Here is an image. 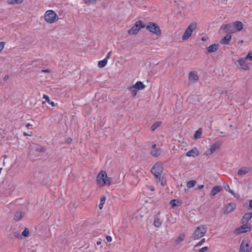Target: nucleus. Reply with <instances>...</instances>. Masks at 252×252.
<instances>
[{
  "mask_svg": "<svg viewBox=\"0 0 252 252\" xmlns=\"http://www.w3.org/2000/svg\"><path fill=\"white\" fill-rule=\"evenodd\" d=\"M163 171V167L161 162H158L151 168V172L154 174L157 182H160L161 185L164 186L166 181L163 177H161Z\"/></svg>",
  "mask_w": 252,
  "mask_h": 252,
  "instance_id": "nucleus-1",
  "label": "nucleus"
},
{
  "mask_svg": "<svg viewBox=\"0 0 252 252\" xmlns=\"http://www.w3.org/2000/svg\"><path fill=\"white\" fill-rule=\"evenodd\" d=\"M207 228L204 225H200L196 227L192 234V238L195 240L203 236L207 232Z\"/></svg>",
  "mask_w": 252,
  "mask_h": 252,
  "instance_id": "nucleus-2",
  "label": "nucleus"
},
{
  "mask_svg": "<svg viewBox=\"0 0 252 252\" xmlns=\"http://www.w3.org/2000/svg\"><path fill=\"white\" fill-rule=\"evenodd\" d=\"M44 19L47 23L52 24L58 20L59 17L54 11L49 10L45 12Z\"/></svg>",
  "mask_w": 252,
  "mask_h": 252,
  "instance_id": "nucleus-3",
  "label": "nucleus"
},
{
  "mask_svg": "<svg viewBox=\"0 0 252 252\" xmlns=\"http://www.w3.org/2000/svg\"><path fill=\"white\" fill-rule=\"evenodd\" d=\"M145 27L146 25L142 22V21L139 20L137 21L133 26L129 30L128 33L131 35L136 34L141 29L144 28Z\"/></svg>",
  "mask_w": 252,
  "mask_h": 252,
  "instance_id": "nucleus-4",
  "label": "nucleus"
},
{
  "mask_svg": "<svg viewBox=\"0 0 252 252\" xmlns=\"http://www.w3.org/2000/svg\"><path fill=\"white\" fill-rule=\"evenodd\" d=\"M197 27L196 23H192L189 25L188 27L186 29L183 36L182 40H186L189 38L194 30Z\"/></svg>",
  "mask_w": 252,
  "mask_h": 252,
  "instance_id": "nucleus-5",
  "label": "nucleus"
},
{
  "mask_svg": "<svg viewBox=\"0 0 252 252\" xmlns=\"http://www.w3.org/2000/svg\"><path fill=\"white\" fill-rule=\"evenodd\" d=\"M145 28L149 31L156 34L157 35H159L161 33L159 26L154 22H149Z\"/></svg>",
  "mask_w": 252,
  "mask_h": 252,
  "instance_id": "nucleus-6",
  "label": "nucleus"
},
{
  "mask_svg": "<svg viewBox=\"0 0 252 252\" xmlns=\"http://www.w3.org/2000/svg\"><path fill=\"white\" fill-rule=\"evenodd\" d=\"M251 230V225L250 223H246L242 225L240 227L237 228L234 231V233L240 234L250 231Z\"/></svg>",
  "mask_w": 252,
  "mask_h": 252,
  "instance_id": "nucleus-7",
  "label": "nucleus"
},
{
  "mask_svg": "<svg viewBox=\"0 0 252 252\" xmlns=\"http://www.w3.org/2000/svg\"><path fill=\"white\" fill-rule=\"evenodd\" d=\"M106 178L107 174L105 171H101L99 173L97 176L96 180L100 187L103 186L105 185Z\"/></svg>",
  "mask_w": 252,
  "mask_h": 252,
  "instance_id": "nucleus-8",
  "label": "nucleus"
},
{
  "mask_svg": "<svg viewBox=\"0 0 252 252\" xmlns=\"http://www.w3.org/2000/svg\"><path fill=\"white\" fill-rule=\"evenodd\" d=\"M249 243L248 241L243 240L240 247V252H251L252 247H250Z\"/></svg>",
  "mask_w": 252,
  "mask_h": 252,
  "instance_id": "nucleus-9",
  "label": "nucleus"
},
{
  "mask_svg": "<svg viewBox=\"0 0 252 252\" xmlns=\"http://www.w3.org/2000/svg\"><path fill=\"white\" fill-rule=\"evenodd\" d=\"M236 208V205L233 203L227 204L223 209V213L227 215L234 211Z\"/></svg>",
  "mask_w": 252,
  "mask_h": 252,
  "instance_id": "nucleus-10",
  "label": "nucleus"
},
{
  "mask_svg": "<svg viewBox=\"0 0 252 252\" xmlns=\"http://www.w3.org/2000/svg\"><path fill=\"white\" fill-rule=\"evenodd\" d=\"M220 142H216L213 144L210 148L207 150L205 153L206 155L209 156L212 155L214 152H215L218 149H219L220 147Z\"/></svg>",
  "mask_w": 252,
  "mask_h": 252,
  "instance_id": "nucleus-11",
  "label": "nucleus"
},
{
  "mask_svg": "<svg viewBox=\"0 0 252 252\" xmlns=\"http://www.w3.org/2000/svg\"><path fill=\"white\" fill-rule=\"evenodd\" d=\"M252 170V168L251 167H242L239 169L237 172V175L242 176L250 172Z\"/></svg>",
  "mask_w": 252,
  "mask_h": 252,
  "instance_id": "nucleus-12",
  "label": "nucleus"
},
{
  "mask_svg": "<svg viewBox=\"0 0 252 252\" xmlns=\"http://www.w3.org/2000/svg\"><path fill=\"white\" fill-rule=\"evenodd\" d=\"M199 155V151L196 148H194L189 150L186 153V156L188 157H192L193 158L196 157Z\"/></svg>",
  "mask_w": 252,
  "mask_h": 252,
  "instance_id": "nucleus-13",
  "label": "nucleus"
},
{
  "mask_svg": "<svg viewBox=\"0 0 252 252\" xmlns=\"http://www.w3.org/2000/svg\"><path fill=\"white\" fill-rule=\"evenodd\" d=\"M223 29L225 30L227 32L230 33H234L236 32L235 29L234 27V25H232L231 24H228L223 25Z\"/></svg>",
  "mask_w": 252,
  "mask_h": 252,
  "instance_id": "nucleus-14",
  "label": "nucleus"
},
{
  "mask_svg": "<svg viewBox=\"0 0 252 252\" xmlns=\"http://www.w3.org/2000/svg\"><path fill=\"white\" fill-rule=\"evenodd\" d=\"M219 47V44H213L207 48V53H213L216 52Z\"/></svg>",
  "mask_w": 252,
  "mask_h": 252,
  "instance_id": "nucleus-15",
  "label": "nucleus"
},
{
  "mask_svg": "<svg viewBox=\"0 0 252 252\" xmlns=\"http://www.w3.org/2000/svg\"><path fill=\"white\" fill-rule=\"evenodd\" d=\"M189 79L196 82L199 79L197 73L195 71H191L189 74Z\"/></svg>",
  "mask_w": 252,
  "mask_h": 252,
  "instance_id": "nucleus-16",
  "label": "nucleus"
},
{
  "mask_svg": "<svg viewBox=\"0 0 252 252\" xmlns=\"http://www.w3.org/2000/svg\"><path fill=\"white\" fill-rule=\"evenodd\" d=\"M240 66L241 68L243 70H247L249 69V67L248 65L246 63L245 59H241L238 61H237Z\"/></svg>",
  "mask_w": 252,
  "mask_h": 252,
  "instance_id": "nucleus-17",
  "label": "nucleus"
},
{
  "mask_svg": "<svg viewBox=\"0 0 252 252\" xmlns=\"http://www.w3.org/2000/svg\"><path fill=\"white\" fill-rule=\"evenodd\" d=\"M252 217V212L245 214L242 220V223H248V222L251 219Z\"/></svg>",
  "mask_w": 252,
  "mask_h": 252,
  "instance_id": "nucleus-18",
  "label": "nucleus"
},
{
  "mask_svg": "<svg viewBox=\"0 0 252 252\" xmlns=\"http://www.w3.org/2000/svg\"><path fill=\"white\" fill-rule=\"evenodd\" d=\"M233 25L236 32L241 31L244 27L243 23L240 21H235L233 23Z\"/></svg>",
  "mask_w": 252,
  "mask_h": 252,
  "instance_id": "nucleus-19",
  "label": "nucleus"
},
{
  "mask_svg": "<svg viewBox=\"0 0 252 252\" xmlns=\"http://www.w3.org/2000/svg\"><path fill=\"white\" fill-rule=\"evenodd\" d=\"M231 38V35L230 34H226L220 41L221 44H228Z\"/></svg>",
  "mask_w": 252,
  "mask_h": 252,
  "instance_id": "nucleus-20",
  "label": "nucleus"
},
{
  "mask_svg": "<svg viewBox=\"0 0 252 252\" xmlns=\"http://www.w3.org/2000/svg\"><path fill=\"white\" fill-rule=\"evenodd\" d=\"M25 214L24 212H16L14 216V220L15 221H18L24 216Z\"/></svg>",
  "mask_w": 252,
  "mask_h": 252,
  "instance_id": "nucleus-21",
  "label": "nucleus"
},
{
  "mask_svg": "<svg viewBox=\"0 0 252 252\" xmlns=\"http://www.w3.org/2000/svg\"><path fill=\"white\" fill-rule=\"evenodd\" d=\"M162 223V221L158 217V216L157 215L155 217V220L154 222V224L155 226L157 227H158L161 226Z\"/></svg>",
  "mask_w": 252,
  "mask_h": 252,
  "instance_id": "nucleus-22",
  "label": "nucleus"
},
{
  "mask_svg": "<svg viewBox=\"0 0 252 252\" xmlns=\"http://www.w3.org/2000/svg\"><path fill=\"white\" fill-rule=\"evenodd\" d=\"M221 187L220 186H215L212 189L211 192V195L215 196L216 194L219 193L220 191Z\"/></svg>",
  "mask_w": 252,
  "mask_h": 252,
  "instance_id": "nucleus-23",
  "label": "nucleus"
},
{
  "mask_svg": "<svg viewBox=\"0 0 252 252\" xmlns=\"http://www.w3.org/2000/svg\"><path fill=\"white\" fill-rule=\"evenodd\" d=\"M133 86L138 90H142L145 88V85L141 81H137Z\"/></svg>",
  "mask_w": 252,
  "mask_h": 252,
  "instance_id": "nucleus-24",
  "label": "nucleus"
},
{
  "mask_svg": "<svg viewBox=\"0 0 252 252\" xmlns=\"http://www.w3.org/2000/svg\"><path fill=\"white\" fill-rule=\"evenodd\" d=\"M185 238V235L184 233L181 234L176 239L175 243L176 245L179 244L181 242H183Z\"/></svg>",
  "mask_w": 252,
  "mask_h": 252,
  "instance_id": "nucleus-25",
  "label": "nucleus"
},
{
  "mask_svg": "<svg viewBox=\"0 0 252 252\" xmlns=\"http://www.w3.org/2000/svg\"><path fill=\"white\" fill-rule=\"evenodd\" d=\"M128 89L130 92L132 96H134L136 95L137 89L133 85L128 87Z\"/></svg>",
  "mask_w": 252,
  "mask_h": 252,
  "instance_id": "nucleus-26",
  "label": "nucleus"
},
{
  "mask_svg": "<svg viewBox=\"0 0 252 252\" xmlns=\"http://www.w3.org/2000/svg\"><path fill=\"white\" fill-rule=\"evenodd\" d=\"M150 154L153 156L157 157L160 155V150L158 149H155L152 150L150 152Z\"/></svg>",
  "mask_w": 252,
  "mask_h": 252,
  "instance_id": "nucleus-27",
  "label": "nucleus"
},
{
  "mask_svg": "<svg viewBox=\"0 0 252 252\" xmlns=\"http://www.w3.org/2000/svg\"><path fill=\"white\" fill-rule=\"evenodd\" d=\"M107 63L106 59H104L103 60L98 62V66L100 68H102L105 66Z\"/></svg>",
  "mask_w": 252,
  "mask_h": 252,
  "instance_id": "nucleus-28",
  "label": "nucleus"
},
{
  "mask_svg": "<svg viewBox=\"0 0 252 252\" xmlns=\"http://www.w3.org/2000/svg\"><path fill=\"white\" fill-rule=\"evenodd\" d=\"M24 0H7V3L9 4H20Z\"/></svg>",
  "mask_w": 252,
  "mask_h": 252,
  "instance_id": "nucleus-29",
  "label": "nucleus"
},
{
  "mask_svg": "<svg viewBox=\"0 0 252 252\" xmlns=\"http://www.w3.org/2000/svg\"><path fill=\"white\" fill-rule=\"evenodd\" d=\"M162 124L161 122H155L151 127V129L152 131H154L158 127H159Z\"/></svg>",
  "mask_w": 252,
  "mask_h": 252,
  "instance_id": "nucleus-30",
  "label": "nucleus"
},
{
  "mask_svg": "<svg viewBox=\"0 0 252 252\" xmlns=\"http://www.w3.org/2000/svg\"><path fill=\"white\" fill-rule=\"evenodd\" d=\"M202 133V129L199 128L197 130H196L194 135V137L195 139L200 138L201 137V135Z\"/></svg>",
  "mask_w": 252,
  "mask_h": 252,
  "instance_id": "nucleus-31",
  "label": "nucleus"
},
{
  "mask_svg": "<svg viewBox=\"0 0 252 252\" xmlns=\"http://www.w3.org/2000/svg\"><path fill=\"white\" fill-rule=\"evenodd\" d=\"M105 200H106L105 197H104V196L101 197L100 203L98 205V207L100 209H102L103 204H104V203L105 202Z\"/></svg>",
  "mask_w": 252,
  "mask_h": 252,
  "instance_id": "nucleus-32",
  "label": "nucleus"
},
{
  "mask_svg": "<svg viewBox=\"0 0 252 252\" xmlns=\"http://www.w3.org/2000/svg\"><path fill=\"white\" fill-rule=\"evenodd\" d=\"M43 98L45 99L46 101H47L49 103H50L52 106H55V104L53 101H50L49 97L48 95L46 94H44L43 96Z\"/></svg>",
  "mask_w": 252,
  "mask_h": 252,
  "instance_id": "nucleus-33",
  "label": "nucleus"
},
{
  "mask_svg": "<svg viewBox=\"0 0 252 252\" xmlns=\"http://www.w3.org/2000/svg\"><path fill=\"white\" fill-rule=\"evenodd\" d=\"M196 184V181L195 180H190L187 182V187L188 188H191L194 187Z\"/></svg>",
  "mask_w": 252,
  "mask_h": 252,
  "instance_id": "nucleus-34",
  "label": "nucleus"
},
{
  "mask_svg": "<svg viewBox=\"0 0 252 252\" xmlns=\"http://www.w3.org/2000/svg\"><path fill=\"white\" fill-rule=\"evenodd\" d=\"M29 230L28 228L26 227L22 233V235L25 237H27L29 235Z\"/></svg>",
  "mask_w": 252,
  "mask_h": 252,
  "instance_id": "nucleus-35",
  "label": "nucleus"
},
{
  "mask_svg": "<svg viewBox=\"0 0 252 252\" xmlns=\"http://www.w3.org/2000/svg\"><path fill=\"white\" fill-rule=\"evenodd\" d=\"M177 203H180V202L176 199H172L170 201V203L173 207L178 206ZM181 204V203H180Z\"/></svg>",
  "mask_w": 252,
  "mask_h": 252,
  "instance_id": "nucleus-36",
  "label": "nucleus"
},
{
  "mask_svg": "<svg viewBox=\"0 0 252 252\" xmlns=\"http://www.w3.org/2000/svg\"><path fill=\"white\" fill-rule=\"evenodd\" d=\"M112 183V179L111 177H108L107 176L106 179L105 180V185L108 186H110Z\"/></svg>",
  "mask_w": 252,
  "mask_h": 252,
  "instance_id": "nucleus-37",
  "label": "nucleus"
},
{
  "mask_svg": "<svg viewBox=\"0 0 252 252\" xmlns=\"http://www.w3.org/2000/svg\"><path fill=\"white\" fill-rule=\"evenodd\" d=\"M86 4H89L90 3L95 4L96 0H83Z\"/></svg>",
  "mask_w": 252,
  "mask_h": 252,
  "instance_id": "nucleus-38",
  "label": "nucleus"
},
{
  "mask_svg": "<svg viewBox=\"0 0 252 252\" xmlns=\"http://www.w3.org/2000/svg\"><path fill=\"white\" fill-rule=\"evenodd\" d=\"M35 151L36 152H39L40 153H44L45 151V148H44V147H39V148H36L35 149Z\"/></svg>",
  "mask_w": 252,
  "mask_h": 252,
  "instance_id": "nucleus-39",
  "label": "nucleus"
},
{
  "mask_svg": "<svg viewBox=\"0 0 252 252\" xmlns=\"http://www.w3.org/2000/svg\"><path fill=\"white\" fill-rule=\"evenodd\" d=\"M205 239L204 238L202 239L200 241H199L197 244H196L194 246V247L195 248V247L201 246L202 245V244L205 242Z\"/></svg>",
  "mask_w": 252,
  "mask_h": 252,
  "instance_id": "nucleus-40",
  "label": "nucleus"
},
{
  "mask_svg": "<svg viewBox=\"0 0 252 252\" xmlns=\"http://www.w3.org/2000/svg\"><path fill=\"white\" fill-rule=\"evenodd\" d=\"M13 235L16 238H17L18 239H22V235H21L17 232H14L13 233Z\"/></svg>",
  "mask_w": 252,
  "mask_h": 252,
  "instance_id": "nucleus-41",
  "label": "nucleus"
},
{
  "mask_svg": "<svg viewBox=\"0 0 252 252\" xmlns=\"http://www.w3.org/2000/svg\"><path fill=\"white\" fill-rule=\"evenodd\" d=\"M246 59H249L250 61H252V52H250L247 56L246 57Z\"/></svg>",
  "mask_w": 252,
  "mask_h": 252,
  "instance_id": "nucleus-42",
  "label": "nucleus"
},
{
  "mask_svg": "<svg viewBox=\"0 0 252 252\" xmlns=\"http://www.w3.org/2000/svg\"><path fill=\"white\" fill-rule=\"evenodd\" d=\"M208 250V247H204L198 250V252H205Z\"/></svg>",
  "mask_w": 252,
  "mask_h": 252,
  "instance_id": "nucleus-43",
  "label": "nucleus"
},
{
  "mask_svg": "<svg viewBox=\"0 0 252 252\" xmlns=\"http://www.w3.org/2000/svg\"><path fill=\"white\" fill-rule=\"evenodd\" d=\"M4 45V42H0V52L3 49Z\"/></svg>",
  "mask_w": 252,
  "mask_h": 252,
  "instance_id": "nucleus-44",
  "label": "nucleus"
},
{
  "mask_svg": "<svg viewBox=\"0 0 252 252\" xmlns=\"http://www.w3.org/2000/svg\"><path fill=\"white\" fill-rule=\"evenodd\" d=\"M72 140V138L68 137L66 139L65 143L66 144H70L71 143Z\"/></svg>",
  "mask_w": 252,
  "mask_h": 252,
  "instance_id": "nucleus-45",
  "label": "nucleus"
},
{
  "mask_svg": "<svg viewBox=\"0 0 252 252\" xmlns=\"http://www.w3.org/2000/svg\"><path fill=\"white\" fill-rule=\"evenodd\" d=\"M208 39V37L207 36H203L201 38V40L203 41H206Z\"/></svg>",
  "mask_w": 252,
  "mask_h": 252,
  "instance_id": "nucleus-46",
  "label": "nucleus"
},
{
  "mask_svg": "<svg viewBox=\"0 0 252 252\" xmlns=\"http://www.w3.org/2000/svg\"><path fill=\"white\" fill-rule=\"evenodd\" d=\"M106 239L108 242H111L112 241V238L110 236H106Z\"/></svg>",
  "mask_w": 252,
  "mask_h": 252,
  "instance_id": "nucleus-47",
  "label": "nucleus"
},
{
  "mask_svg": "<svg viewBox=\"0 0 252 252\" xmlns=\"http://www.w3.org/2000/svg\"><path fill=\"white\" fill-rule=\"evenodd\" d=\"M112 53V51H110L108 54H107V56L106 57V58L105 59H106L107 60H108V59L110 58V55Z\"/></svg>",
  "mask_w": 252,
  "mask_h": 252,
  "instance_id": "nucleus-48",
  "label": "nucleus"
},
{
  "mask_svg": "<svg viewBox=\"0 0 252 252\" xmlns=\"http://www.w3.org/2000/svg\"><path fill=\"white\" fill-rule=\"evenodd\" d=\"M203 187H204V186L203 185H198L197 189H203Z\"/></svg>",
  "mask_w": 252,
  "mask_h": 252,
  "instance_id": "nucleus-49",
  "label": "nucleus"
},
{
  "mask_svg": "<svg viewBox=\"0 0 252 252\" xmlns=\"http://www.w3.org/2000/svg\"><path fill=\"white\" fill-rule=\"evenodd\" d=\"M249 206L252 209V200L249 201Z\"/></svg>",
  "mask_w": 252,
  "mask_h": 252,
  "instance_id": "nucleus-50",
  "label": "nucleus"
},
{
  "mask_svg": "<svg viewBox=\"0 0 252 252\" xmlns=\"http://www.w3.org/2000/svg\"><path fill=\"white\" fill-rule=\"evenodd\" d=\"M42 71L45 72H48V73H49L51 72L50 70H49V69L42 70Z\"/></svg>",
  "mask_w": 252,
  "mask_h": 252,
  "instance_id": "nucleus-51",
  "label": "nucleus"
},
{
  "mask_svg": "<svg viewBox=\"0 0 252 252\" xmlns=\"http://www.w3.org/2000/svg\"><path fill=\"white\" fill-rule=\"evenodd\" d=\"M9 78V76L8 75H6L4 77V80H6Z\"/></svg>",
  "mask_w": 252,
  "mask_h": 252,
  "instance_id": "nucleus-52",
  "label": "nucleus"
},
{
  "mask_svg": "<svg viewBox=\"0 0 252 252\" xmlns=\"http://www.w3.org/2000/svg\"><path fill=\"white\" fill-rule=\"evenodd\" d=\"M24 135L25 136H32V134H29L28 133H27L26 132H24Z\"/></svg>",
  "mask_w": 252,
  "mask_h": 252,
  "instance_id": "nucleus-53",
  "label": "nucleus"
},
{
  "mask_svg": "<svg viewBox=\"0 0 252 252\" xmlns=\"http://www.w3.org/2000/svg\"><path fill=\"white\" fill-rule=\"evenodd\" d=\"M228 191L231 194H234V191L232 190L229 189Z\"/></svg>",
  "mask_w": 252,
  "mask_h": 252,
  "instance_id": "nucleus-54",
  "label": "nucleus"
},
{
  "mask_svg": "<svg viewBox=\"0 0 252 252\" xmlns=\"http://www.w3.org/2000/svg\"><path fill=\"white\" fill-rule=\"evenodd\" d=\"M152 148H153V149H157V148H156V144H153V145H152Z\"/></svg>",
  "mask_w": 252,
  "mask_h": 252,
  "instance_id": "nucleus-55",
  "label": "nucleus"
},
{
  "mask_svg": "<svg viewBox=\"0 0 252 252\" xmlns=\"http://www.w3.org/2000/svg\"><path fill=\"white\" fill-rule=\"evenodd\" d=\"M32 126V125H31L30 123H28V124H26V127H29V126Z\"/></svg>",
  "mask_w": 252,
  "mask_h": 252,
  "instance_id": "nucleus-56",
  "label": "nucleus"
},
{
  "mask_svg": "<svg viewBox=\"0 0 252 252\" xmlns=\"http://www.w3.org/2000/svg\"><path fill=\"white\" fill-rule=\"evenodd\" d=\"M225 189H226V190H227V189H229V186H228V185H227V186H226V187H225Z\"/></svg>",
  "mask_w": 252,
  "mask_h": 252,
  "instance_id": "nucleus-57",
  "label": "nucleus"
},
{
  "mask_svg": "<svg viewBox=\"0 0 252 252\" xmlns=\"http://www.w3.org/2000/svg\"><path fill=\"white\" fill-rule=\"evenodd\" d=\"M150 189H151V190H152V191L154 190V188H153V187H150Z\"/></svg>",
  "mask_w": 252,
  "mask_h": 252,
  "instance_id": "nucleus-58",
  "label": "nucleus"
},
{
  "mask_svg": "<svg viewBox=\"0 0 252 252\" xmlns=\"http://www.w3.org/2000/svg\"><path fill=\"white\" fill-rule=\"evenodd\" d=\"M100 243H101V242H100L98 241V242H97V245H99V244H100Z\"/></svg>",
  "mask_w": 252,
  "mask_h": 252,
  "instance_id": "nucleus-59",
  "label": "nucleus"
},
{
  "mask_svg": "<svg viewBox=\"0 0 252 252\" xmlns=\"http://www.w3.org/2000/svg\"><path fill=\"white\" fill-rule=\"evenodd\" d=\"M229 127H230V128H232V127H233V126H232V125H230L229 126Z\"/></svg>",
  "mask_w": 252,
  "mask_h": 252,
  "instance_id": "nucleus-60",
  "label": "nucleus"
},
{
  "mask_svg": "<svg viewBox=\"0 0 252 252\" xmlns=\"http://www.w3.org/2000/svg\"><path fill=\"white\" fill-rule=\"evenodd\" d=\"M85 108H89V107L88 106H85Z\"/></svg>",
  "mask_w": 252,
  "mask_h": 252,
  "instance_id": "nucleus-61",
  "label": "nucleus"
},
{
  "mask_svg": "<svg viewBox=\"0 0 252 252\" xmlns=\"http://www.w3.org/2000/svg\"><path fill=\"white\" fill-rule=\"evenodd\" d=\"M187 190H188V189H185V190L186 191H187Z\"/></svg>",
  "mask_w": 252,
  "mask_h": 252,
  "instance_id": "nucleus-62",
  "label": "nucleus"
},
{
  "mask_svg": "<svg viewBox=\"0 0 252 252\" xmlns=\"http://www.w3.org/2000/svg\"><path fill=\"white\" fill-rule=\"evenodd\" d=\"M187 190H188V189H185V190L186 191H187Z\"/></svg>",
  "mask_w": 252,
  "mask_h": 252,
  "instance_id": "nucleus-63",
  "label": "nucleus"
}]
</instances>
